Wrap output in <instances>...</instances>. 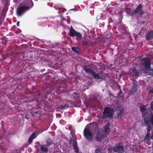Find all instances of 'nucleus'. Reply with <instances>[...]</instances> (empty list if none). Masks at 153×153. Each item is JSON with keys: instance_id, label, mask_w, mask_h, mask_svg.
I'll use <instances>...</instances> for the list:
<instances>
[{"instance_id": "f257e3e1", "label": "nucleus", "mask_w": 153, "mask_h": 153, "mask_svg": "<svg viewBox=\"0 0 153 153\" xmlns=\"http://www.w3.org/2000/svg\"><path fill=\"white\" fill-rule=\"evenodd\" d=\"M34 4L32 0H25L20 3L16 10V13L19 16H22L26 11L33 6Z\"/></svg>"}, {"instance_id": "f03ea898", "label": "nucleus", "mask_w": 153, "mask_h": 153, "mask_svg": "<svg viewBox=\"0 0 153 153\" xmlns=\"http://www.w3.org/2000/svg\"><path fill=\"white\" fill-rule=\"evenodd\" d=\"M143 117L144 119L145 123L147 126V132L145 137L146 139L149 140L152 139V136L150 137V131L152 130V128L149 121L150 117L148 115L147 116V114L146 113L143 114Z\"/></svg>"}, {"instance_id": "7ed1b4c3", "label": "nucleus", "mask_w": 153, "mask_h": 153, "mask_svg": "<svg viewBox=\"0 0 153 153\" xmlns=\"http://www.w3.org/2000/svg\"><path fill=\"white\" fill-rule=\"evenodd\" d=\"M113 111L114 109L112 108L109 107H106L102 113V119L104 120L108 118H111L113 115Z\"/></svg>"}, {"instance_id": "20e7f679", "label": "nucleus", "mask_w": 153, "mask_h": 153, "mask_svg": "<svg viewBox=\"0 0 153 153\" xmlns=\"http://www.w3.org/2000/svg\"><path fill=\"white\" fill-rule=\"evenodd\" d=\"M83 134L85 138L89 142H92L94 140L92 134L89 130V128L86 126L83 131Z\"/></svg>"}, {"instance_id": "39448f33", "label": "nucleus", "mask_w": 153, "mask_h": 153, "mask_svg": "<svg viewBox=\"0 0 153 153\" xmlns=\"http://www.w3.org/2000/svg\"><path fill=\"white\" fill-rule=\"evenodd\" d=\"M141 62L143 66L146 70H148L150 68L151 63L149 58L144 57L142 59Z\"/></svg>"}, {"instance_id": "423d86ee", "label": "nucleus", "mask_w": 153, "mask_h": 153, "mask_svg": "<svg viewBox=\"0 0 153 153\" xmlns=\"http://www.w3.org/2000/svg\"><path fill=\"white\" fill-rule=\"evenodd\" d=\"M112 150L114 152L123 153L124 152V147L121 143H118L114 147H112Z\"/></svg>"}, {"instance_id": "0eeeda50", "label": "nucleus", "mask_w": 153, "mask_h": 153, "mask_svg": "<svg viewBox=\"0 0 153 153\" xmlns=\"http://www.w3.org/2000/svg\"><path fill=\"white\" fill-rule=\"evenodd\" d=\"M69 35L71 37L75 36L78 38H81L82 37V34L80 33L77 32L72 27L70 28Z\"/></svg>"}, {"instance_id": "6e6552de", "label": "nucleus", "mask_w": 153, "mask_h": 153, "mask_svg": "<svg viewBox=\"0 0 153 153\" xmlns=\"http://www.w3.org/2000/svg\"><path fill=\"white\" fill-rule=\"evenodd\" d=\"M143 6L141 4H140L134 10V13L131 14V15L133 16L134 13L137 14L139 12V14L140 15L143 14L144 12L143 10L142 9Z\"/></svg>"}, {"instance_id": "1a4fd4ad", "label": "nucleus", "mask_w": 153, "mask_h": 153, "mask_svg": "<svg viewBox=\"0 0 153 153\" xmlns=\"http://www.w3.org/2000/svg\"><path fill=\"white\" fill-rule=\"evenodd\" d=\"M132 83V85L131 86V91L132 92H136L137 91L138 86L137 82L136 80H134Z\"/></svg>"}, {"instance_id": "9d476101", "label": "nucleus", "mask_w": 153, "mask_h": 153, "mask_svg": "<svg viewBox=\"0 0 153 153\" xmlns=\"http://www.w3.org/2000/svg\"><path fill=\"white\" fill-rule=\"evenodd\" d=\"M104 137V135L101 134L99 130L98 131L95 137V140L97 142L101 141Z\"/></svg>"}, {"instance_id": "9b49d317", "label": "nucleus", "mask_w": 153, "mask_h": 153, "mask_svg": "<svg viewBox=\"0 0 153 153\" xmlns=\"http://www.w3.org/2000/svg\"><path fill=\"white\" fill-rule=\"evenodd\" d=\"M153 38V30L149 31L146 35V39L147 40H151Z\"/></svg>"}, {"instance_id": "f8f14e48", "label": "nucleus", "mask_w": 153, "mask_h": 153, "mask_svg": "<svg viewBox=\"0 0 153 153\" xmlns=\"http://www.w3.org/2000/svg\"><path fill=\"white\" fill-rule=\"evenodd\" d=\"M40 150L43 152L47 153L48 152V149L47 146L44 145H40Z\"/></svg>"}, {"instance_id": "ddd939ff", "label": "nucleus", "mask_w": 153, "mask_h": 153, "mask_svg": "<svg viewBox=\"0 0 153 153\" xmlns=\"http://www.w3.org/2000/svg\"><path fill=\"white\" fill-rule=\"evenodd\" d=\"M109 126L110 123H107L104 126V132L105 134H108L110 132V131L109 130Z\"/></svg>"}, {"instance_id": "4468645a", "label": "nucleus", "mask_w": 153, "mask_h": 153, "mask_svg": "<svg viewBox=\"0 0 153 153\" xmlns=\"http://www.w3.org/2000/svg\"><path fill=\"white\" fill-rule=\"evenodd\" d=\"M84 68L85 72L88 74H91V75L93 72H94L93 71L91 70L90 68H88V67L86 66H84Z\"/></svg>"}, {"instance_id": "2eb2a0df", "label": "nucleus", "mask_w": 153, "mask_h": 153, "mask_svg": "<svg viewBox=\"0 0 153 153\" xmlns=\"http://www.w3.org/2000/svg\"><path fill=\"white\" fill-rule=\"evenodd\" d=\"M82 45L84 46H90L92 45H93V43L92 42H91L89 40H87L83 42Z\"/></svg>"}, {"instance_id": "dca6fc26", "label": "nucleus", "mask_w": 153, "mask_h": 153, "mask_svg": "<svg viewBox=\"0 0 153 153\" xmlns=\"http://www.w3.org/2000/svg\"><path fill=\"white\" fill-rule=\"evenodd\" d=\"M69 108V105L67 104L65 105H60L57 107V108L59 109L64 110Z\"/></svg>"}, {"instance_id": "f3484780", "label": "nucleus", "mask_w": 153, "mask_h": 153, "mask_svg": "<svg viewBox=\"0 0 153 153\" xmlns=\"http://www.w3.org/2000/svg\"><path fill=\"white\" fill-rule=\"evenodd\" d=\"M134 74V75L136 77H138L139 76L140 73V72H139L136 69L134 68L133 69H132L131 70Z\"/></svg>"}, {"instance_id": "a211bd4d", "label": "nucleus", "mask_w": 153, "mask_h": 153, "mask_svg": "<svg viewBox=\"0 0 153 153\" xmlns=\"http://www.w3.org/2000/svg\"><path fill=\"white\" fill-rule=\"evenodd\" d=\"M91 76L95 79H100V74L96 73L94 71L93 72Z\"/></svg>"}, {"instance_id": "6ab92c4d", "label": "nucleus", "mask_w": 153, "mask_h": 153, "mask_svg": "<svg viewBox=\"0 0 153 153\" xmlns=\"http://www.w3.org/2000/svg\"><path fill=\"white\" fill-rule=\"evenodd\" d=\"M73 146L74 149V150L75 152L76 153H79V149L77 146V143H73Z\"/></svg>"}, {"instance_id": "aec40b11", "label": "nucleus", "mask_w": 153, "mask_h": 153, "mask_svg": "<svg viewBox=\"0 0 153 153\" xmlns=\"http://www.w3.org/2000/svg\"><path fill=\"white\" fill-rule=\"evenodd\" d=\"M46 143H47V147H48L50 145L53 144V141L50 138H48L46 140Z\"/></svg>"}, {"instance_id": "412c9836", "label": "nucleus", "mask_w": 153, "mask_h": 153, "mask_svg": "<svg viewBox=\"0 0 153 153\" xmlns=\"http://www.w3.org/2000/svg\"><path fill=\"white\" fill-rule=\"evenodd\" d=\"M70 139L71 141L73 142V143H77V139L75 135H74L73 134H71V136L70 137Z\"/></svg>"}, {"instance_id": "4be33fe9", "label": "nucleus", "mask_w": 153, "mask_h": 153, "mask_svg": "<svg viewBox=\"0 0 153 153\" xmlns=\"http://www.w3.org/2000/svg\"><path fill=\"white\" fill-rule=\"evenodd\" d=\"M140 111L143 113L142 115L143 114L146 113L147 114V116L148 115L149 117V115L146 112V113H143L144 112H145L147 110V109H146V108L145 106H143L141 107H140Z\"/></svg>"}, {"instance_id": "5701e85b", "label": "nucleus", "mask_w": 153, "mask_h": 153, "mask_svg": "<svg viewBox=\"0 0 153 153\" xmlns=\"http://www.w3.org/2000/svg\"><path fill=\"white\" fill-rule=\"evenodd\" d=\"M73 97L74 99L75 100H78L79 98V94H76V93H74L73 94Z\"/></svg>"}, {"instance_id": "b1692460", "label": "nucleus", "mask_w": 153, "mask_h": 153, "mask_svg": "<svg viewBox=\"0 0 153 153\" xmlns=\"http://www.w3.org/2000/svg\"><path fill=\"white\" fill-rule=\"evenodd\" d=\"M147 71L148 74L149 75L153 76V69L150 68H149L148 70H146Z\"/></svg>"}, {"instance_id": "393cba45", "label": "nucleus", "mask_w": 153, "mask_h": 153, "mask_svg": "<svg viewBox=\"0 0 153 153\" xmlns=\"http://www.w3.org/2000/svg\"><path fill=\"white\" fill-rule=\"evenodd\" d=\"M123 111L122 110H119L117 113L118 117H122V115L123 114Z\"/></svg>"}, {"instance_id": "a878e982", "label": "nucleus", "mask_w": 153, "mask_h": 153, "mask_svg": "<svg viewBox=\"0 0 153 153\" xmlns=\"http://www.w3.org/2000/svg\"><path fill=\"white\" fill-rule=\"evenodd\" d=\"M78 48H76L74 47H72V50L75 52L77 53H79V51L78 50Z\"/></svg>"}, {"instance_id": "bb28decb", "label": "nucleus", "mask_w": 153, "mask_h": 153, "mask_svg": "<svg viewBox=\"0 0 153 153\" xmlns=\"http://www.w3.org/2000/svg\"><path fill=\"white\" fill-rule=\"evenodd\" d=\"M36 132H34L33 133H32L31 135L30 136V137L31 138H33V139L35 138L36 137Z\"/></svg>"}, {"instance_id": "cd10ccee", "label": "nucleus", "mask_w": 153, "mask_h": 153, "mask_svg": "<svg viewBox=\"0 0 153 153\" xmlns=\"http://www.w3.org/2000/svg\"><path fill=\"white\" fill-rule=\"evenodd\" d=\"M150 123H151L152 125L153 126V114H152L150 116Z\"/></svg>"}, {"instance_id": "c85d7f7f", "label": "nucleus", "mask_w": 153, "mask_h": 153, "mask_svg": "<svg viewBox=\"0 0 153 153\" xmlns=\"http://www.w3.org/2000/svg\"><path fill=\"white\" fill-rule=\"evenodd\" d=\"M33 138H30V137H29L28 140V142L29 143V144H31L33 142Z\"/></svg>"}, {"instance_id": "c756f323", "label": "nucleus", "mask_w": 153, "mask_h": 153, "mask_svg": "<svg viewBox=\"0 0 153 153\" xmlns=\"http://www.w3.org/2000/svg\"><path fill=\"white\" fill-rule=\"evenodd\" d=\"M101 151L99 149H97L95 150V153H100Z\"/></svg>"}, {"instance_id": "7c9ffc66", "label": "nucleus", "mask_w": 153, "mask_h": 153, "mask_svg": "<svg viewBox=\"0 0 153 153\" xmlns=\"http://www.w3.org/2000/svg\"><path fill=\"white\" fill-rule=\"evenodd\" d=\"M150 106L151 109L153 111V101L151 102L150 103Z\"/></svg>"}, {"instance_id": "2f4dec72", "label": "nucleus", "mask_w": 153, "mask_h": 153, "mask_svg": "<svg viewBox=\"0 0 153 153\" xmlns=\"http://www.w3.org/2000/svg\"><path fill=\"white\" fill-rule=\"evenodd\" d=\"M122 92L121 90V89H120V91L117 94V97L120 96L122 94Z\"/></svg>"}, {"instance_id": "473e14b6", "label": "nucleus", "mask_w": 153, "mask_h": 153, "mask_svg": "<svg viewBox=\"0 0 153 153\" xmlns=\"http://www.w3.org/2000/svg\"><path fill=\"white\" fill-rule=\"evenodd\" d=\"M44 131V130H39L38 131H36V132H38V134H40L42 133Z\"/></svg>"}, {"instance_id": "72a5a7b5", "label": "nucleus", "mask_w": 153, "mask_h": 153, "mask_svg": "<svg viewBox=\"0 0 153 153\" xmlns=\"http://www.w3.org/2000/svg\"><path fill=\"white\" fill-rule=\"evenodd\" d=\"M149 93L150 94L152 93L153 94V88H152L149 90Z\"/></svg>"}, {"instance_id": "f704fd0d", "label": "nucleus", "mask_w": 153, "mask_h": 153, "mask_svg": "<svg viewBox=\"0 0 153 153\" xmlns=\"http://www.w3.org/2000/svg\"><path fill=\"white\" fill-rule=\"evenodd\" d=\"M7 55H4L3 56V60H4L6 58Z\"/></svg>"}, {"instance_id": "c9c22d12", "label": "nucleus", "mask_w": 153, "mask_h": 153, "mask_svg": "<svg viewBox=\"0 0 153 153\" xmlns=\"http://www.w3.org/2000/svg\"><path fill=\"white\" fill-rule=\"evenodd\" d=\"M19 22H17L16 23V25L17 26H19Z\"/></svg>"}, {"instance_id": "e433bc0d", "label": "nucleus", "mask_w": 153, "mask_h": 153, "mask_svg": "<svg viewBox=\"0 0 153 153\" xmlns=\"http://www.w3.org/2000/svg\"><path fill=\"white\" fill-rule=\"evenodd\" d=\"M68 102L70 103L71 104H72L73 103V102L71 100H69Z\"/></svg>"}, {"instance_id": "4c0bfd02", "label": "nucleus", "mask_w": 153, "mask_h": 153, "mask_svg": "<svg viewBox=\"0 0 153 153\" xmlns=\"http://www.w3.org/2000/svg\"><path fill=\"white\" fill-rule=\"evenodd\" d=\"M71 10L75 11L76 9L75 8L72 9Z\"/></svg>"}, {"instance_id": "58836bf2", "label": "nucleus", "mask_w": 153, "mask_h": 153, "mask_svg": "<svg viewBox=\"0 0 153 153\" xmlns=\"http://www.w3.org/2000/svg\"><path fill=\"white\" fill-rule=\"evenodd\" d=\"M55 44L57 46H58V45H59V44L58 43H57L56 44Z\"/></svg>"}, {"instance_id": "ea45409f", "label": "nucleus", "mask_w": 153, "mask_h": 153, "mask_svg": "<svg viewBox=\"0 0 153 153\" xmlns=\"http://www.w3.org/2000/svg\"><path fill=\"white\" fill-rule=\"evenodd\" d=\"M65 10H65V8H63V12L64 11H65Z\"/></svg>"}, {"instance_id": "a19ab883", "label": "nucleus", "mask_w": 153, "mask_h": 153, "mask_svg": "<svg viewBox=\"0 0 153 153\" xmlns=\"http://www.w3.org/2000/svg\"><path fill=\"white\" fill-rule=\"evenodd\" d=\"M64 20H65V21H67V20L66 19H64Z\"/></svg>"}, {"instance_id": "79ce46f5", "label": "nucleus", "mask_w": 153, "mask_h": 153, "mask_svg": "<svg viewBox=\"0 0 153 153\" xmlns=\"http://www.w3.org/2000/svg\"><path fill=\"white\" fill-rule=\"evenodd\" d=\"M108 151H110V149H108Z\"/></svg>"}, {"instance_id": "37998d69", "label": "nucleus", "mask_w": 153, "mask_h": 153, "mask_svg": "<svg viewBox=\"0 0 153 153\" xmlns=\"http://www.w3.org/2000/svg\"><path fill=\"white\" fill-rule=\"evenodd\" d=\"M31 101V102H33V101Z\"/></svg>"}]
</instances>
